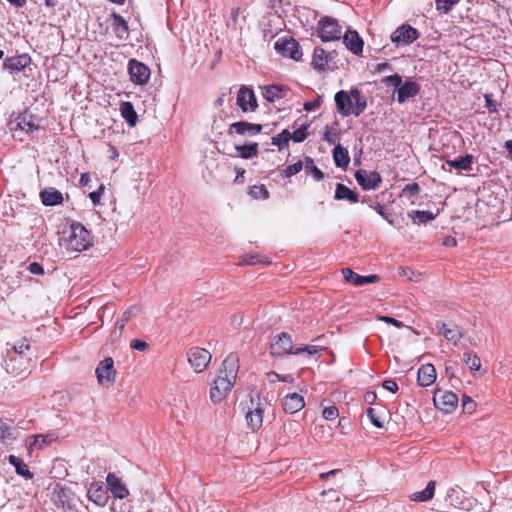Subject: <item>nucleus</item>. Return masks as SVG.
I'll return each instance as SVG.
<instances>
[{
	"mask_svg": "<svg viewBox=\"0 0 512 512\" xmlns=\"http://www.w3.org/2000/svg\"><path fill=\"white\" fill-rule=\"evenodd\" d=\"M239 370V358L236 354H229L222 362L218 375L210 388V399L213 403L221 402L235 384Z\"/></svg>",
	"mask_w": 512,
	"mask_h": 512,
	"instance_id": "f257e3e1",
	"label": "nucleus"
},
{
	"mask_svg": "<svg viewBox=\"0 0 512 512\" xmlns=\"http://www.w3.org/2000/svg\"><path fill=\"white\" fill-rule=\"evenodd\" d=\"M13 354L8 352L6 370L10 373L20 375L28 370L31 360V346L28 339L23 338L17 344L13 345Z\"/></svg>",
	"mask_w": 512,
	"mask_h": 512,
	"instance_id": "f03ea898",
	"label": "nucleus"
},
{
	"mask_svg": "<svg viewBox=\"0 0 512 512\" xmlns=\"http://www.w3.org/2000/svg\"><path fill=\"white\" fill-rule=\"evenodd\" d=\"M93 243V237L89 230L79 222H72L69 227L64 246L67 250L81 252L88 249Z\"/></svg>",
	"mask_w": 512,
	"mask_h": 512,
	"instance_id": "7ed1b4c3",
	"label": "nucleus"
},
{
	"mask_svg": "<svg viewBox=\"0 0 512 512\" xmlns=\"http://www.w3.org/2000/svg\"><path fill=\"white\" fill-rule=\"evenodd\" d=\"M317 32L323 42L335 41L341 38L342 27L337 19L324 16L318 22Z\"/></svg>",
	"mask_w": 512,
	"mask_h": 512,
	"instance_id": "20e7f679",
	"label": "nucleus"
},
{
	"mask_svg": "<svg viewBox=\"0 0 512 512\" xmlns=\"http://www.w3.org/2000/svg\"><path fill=\"white\" fill-rule=\"evenodd\" d=\"M270 354L273 357L295 354V348L293 346L291 336L286 332H282L275 336L270 345Z\"/></svg>",
	"mask_w": 512,
	"mask_h": 512,
	"instance_id": "39448f33",
	"label": "nucleus"
},
{
	"mask_svg": "<svg viewBox=\"0 0 512 512\" xmlns=\"http://www.w3.org/2000/svg\"><path fill=\"white\" fill-rule=\"evenodd\" d=\"M190 365L196 373L203 372L211 361V354L204 348L192 347L187 352Z\"/></svg>",
	"mask_w": 512,
	"mask_h": 512,
	"instance_id": "423d86ee",
	"label": "nucleus"
},
{
	"mask_svg": "<svg viewBox=\"0 0 512 512\" xmlns=\"http://www.w3.org/2000/svg\"><path fill=\"white\" fill-rule=\"evenodd\" d=\"M418 37L419 32L416 28L409 24H402L391 34L390 39L396 46H400L409 45L417 40Z\"/></svg>",
	"mask_w": 512,
	"mask_h": 512,
	"instance_id": "0eeeda50",
	"label": "nucleus"
},
{
	"mask_svg": "<svg viewBox=\"0 0 512 512\" xmlns=\"http://www.w3.org/2000/svg\"><path fill=\"white\" fill-rule=\"evenodd\" d=\"M433 402L441 411L451 413L458 405V396L454 392L438 389L434 393Z\"/></svg>",
	"mask_w": 512,
	"mask_h": 512,
	"instance_id": "6e6552de",
	"label": "nucleus"
},
{
	"mask_svg": "<svg viewBox=\"0 0 512 512\" xmlns=\"http://www.w3.org/2000/svg\"><path fill=\"white\" fill-rule=\"evenodd\" d=\"M275 50L284 57H289L295 61H300L302 52L300 51L299 43L293 39H279L275 42Z\"/></svg>",
	"mask_w": 512,
	"mask_h": 512,
	"instance_id": "1a4fd4ad",
	"label": "nucleus"
},
{
	"mask_svg": "<svg viewBox=\"0 0 512 512\" xmlns=\"http://www.w3.org/2000/svg\"><path fill=\"white\" fill-rule=\"evenodd\" d=\"M95 372L100 385L104 386L113 383L116 377L114 360L111 357H107L100 361Z\"/></svg>",
	"mask_w": 512,
	"mask_h": 512,
	"instance_id": "9d476101",
	"label": "nucleus"
},
{
	"mask_svg": "<svg viewBox=\"0 0 512 512\" xmlns=\"http://www.w3.org/2000/svg\"><path fill=\"white\" fill-rule=\"evenodd\" d=\"M128 72L131 81L137 85L147 83L151 74L149 67L136 59L129 60Z\"/></svg>",
	"mask_w": 512,
	"mask_h": 512,
	"instance_id": "9b49d317",
	"label": "nucleus"
},
{
	"mask_svg": "<svg viewBox=\"0 0 512 512\" xmlns=\"http://www.w3.org/2000/svg\"><path fill=\"white\" fill-rule=\"evenodd\" d=\"M355 179L363 190L376 189L382 182V178L378 172H368L362 169L355 172Z\"/></svg>",
	"mask_w": 512,
	"mask_h": 512,
	"instance_id": "f8f14e48",
	"label": "nucleus"
},
{
	"mask_svg": "<svg viewBox=\"0 0 512 512\" xmlns=\"http://www.w3.org/2000/svg\"><path fill=\"white\" fill-rule=\"evenodd\" d=\"M336 56V51L326 52L323 48L316 47L312 57L313 68L318 71H324L326 68L331 69L330 63H335Z\"/></svg>",
	"mask_w": 512,
	"mask_h": 512,
	"instance_id": "ddd939ff",
	"label": "nucleus"
},
{
	"mask_svg": "<svg viewBox=\"0 0 512 512\" xmlns=\"http://www.w3.org/2000/svg\"><path fill=\"white\" fill-rule=\"evenodd\" d=\"M263 129L261 124H254L247 121H238L230 124L228 134L236 133L241 136H255Z\"/></svg>",
	"mask_w": 512,
	"mask_h": 512,
	"instance_id": "4468645a",
	"label": "nucleus"
},
{
	"mask_svg": "<svg viewBox=\"0 0 512 512\" xmlns=\"http://www.w3.org/2000/svg\"><path fill=\"white\" fill-rule=\"evenodd\" d=\"M237 104L243 112L255 111L258 104L253 90L242 86L237 94Z\"/></svg>",
	"mask_w": 512,
	"mask_h": 512,
	"instance_id": "2eb2a0df",
	"label": "nucleus"
},
{
	"mask_svg": "<svg viewBox=\"0 0 512 512\" xmlns=\"http://www.w3.org/2000/svg\"><path fill=\"white\" fill-rule=\"evenodd\" d=\"M87 496L89 500L100 507H104L109 499L107 489L104 487L102 482L91 483L87 491Z\"/></svg>",
	"mask_w": 512,
	"mask_h": 512,
	"instance_id": "dca6fc26",
	"label": "nucleus"
},
{
	"mask_svg": "<svg viewBox=\"0 0 512 512\" xmlns=\"http://www.w3.org/2000/svg\"><path fill=\"white\" fill-rule=\"evenodd\" d=\"M335 103L338 113L342 117L353 115V101L350 92L340 90L335 94Z\"/></svg>",
	"mask_w": 512,
	"mask_h": 512,
	"instance_id": "f3484780",
	"label": "nucleus"
},
{
	"mask_svg": "<svg viewBox=\"0 0 512 512\" xmlns=\"http://www.w3.org/2000/svg\"><path fill=\"white\" fill-rule=\"evenodd\" d=\"M421 91V86L411 80L408 79L405 82H402L401 86L397 90V101L402 104L405 103L408 99L416 97Z\"/></svg>",
	"mask_w": 512,
	"mask_h": 512,
	"instance_id": "a211bd4d",
	"label": "nucleus"
},
{
	"mask_svg": "<svg viewBox=\"0 0 512 512\" xmlns=\"http://www.w3.org/2000/svg\"><path fill=\"white\" fill-rule=\"evenodd\" d=\"M343 42L353 54H362L364 42L356 30L348 29L343 36Z\"/></svg>",
	"mask_w": 512,
	"mask_h": 512,
	"instance_id": "6ab92c4d",
	"label": "nucleus"
},
{
	"mask_svg": "<svg viewBox=\"0 0 512 512\" xmlns=\"http://www.w3.org/2000/svg\"><path fill=\"white\" fill-rule=\"evenodd\" d=\"M106 482L108 489L115 498L124 499L129 495V490L126 485L114 473H108Z\"/></svg>",
	"mask_w": 512,
	"mask_h": 512,
	"instance_id": "aec40b11",
	"label": "nucleus"
},
{
	"mask_svg": "<svg viewBox=\"0 0 512 512\" xmlns=\"http://www.w3.org/2000/svg\"><path fill=\"white\" fill-rule=\"evenodd\" d=\"M473 156L466 154L465 156L458 157L453 160H446L442 165V169L447 172H452V169L458 171H470L472 170Z\"/></svg>",
	"mask_w": 512,
	"mask_h": 512,
	"instance_id": "412c9836",
	"label": "nucleus"
},
{
	"mask_svg": "<svg viewBox=\"0 0 512 512\" xmlns=\"http://www.w3.org/2000/svg\"><path fill=\"white\" fill-rule=\"evenodd\" d=\"M342 275L347 282L352 283L356 286H363L370 283H376L380 280L378 275L372 274L368 276H361L355 273L350 268H343Z\"/></svg>",
	"mask_w": 512,
	"mask_h": 512,
	"instance_id": "4be33fe9",
	"label": "nucleus"
},
{
	"mask_svg": "<svg viewBox=\"0 0 512 512\" xmlns=\"http://www.w3.org/2000/svg\"><path fill=\"white\" fill-rule=\"evenodd\" d=\"M31 63V57L24 53L19 56L8 57L5 59L3 69L10 73L20 72Z\"/></svg>",
	"mask_w": 512,
	"mask_h": 512,
	"instance_id": "5701e85b",
	"label": "nucleus"
},
{
	"mask_svg": "<svg viewBox=\"0 0 512 512\" xmlns=\"http://www.w3.org/2000/svg\"><path fill=\"white\" fill-rule=\"evenodd\" d=\"M282 406L286 413L294 414L305 406L304 398L298 393L288 394L283 398Z\"/></svg>",
	"mask_w": 512,
	"mask_h": 512,
	"instance_id": "b1692460",
	"label": "nucleus"
},
{
	"mask_svg": "<svg viewBox=\"0 0 512 512\" xmlns=\"http://www.w3.org/2000/svg\"><path fill=\"white\" fill-rule=\"evenodd\" d=\"M436 380V369L432 364L420 366L417 374V382L422 387L432 385Z\"/></svg>",
	"mask_w": 512,
	"mask_h": 512,
	"instance_id": "393cba45",
	"label": "nucleus"
},
{
	"mask_svg": "<svg viewBox=\"0 0 512 512\" xmlns=\"http://www.w3.org/2000/svg\"><path fill=\"white\" fill-rule=\"evenodd\" d=\"M436 328L443 334V336L454 345H457L458 342L463 337L462 329L454 325L453 327H448L444 322L438 321L436 323Z\"/></svg>",
	"mask_w": 512,
	"mask_h": 512,
	"instance_id": "a878e982",
	"label": "nucleus"
},
{
	"mask_svg": "<svg viewBox=\"0 0 512 512\" xmlns=\"http://www.w3.org/2000/svg\"><path fill=\"white\" fill-rule=\"evenodd\" d=\"M40 199L45 206H56L63 202V195L59 190L51 187L40 192Z\"/></svg>",
	"mask_w": 512,
	"mask_h": 512,
	"instance_id": "bb28decb",
	"label": "nucleus"
},
{
	"mask_svg": "<svg viewBox=\"0 0 512 512\" xmlns=\"http://www.w3.org/2000/svg\"><path fill=\"white\" fill-rule=\"evenodd\" d=\"M247 425L253 431H257L262 426L263 422V409L258 403L256 407L250 409L246 414Z\"/></svg>",
	"mask_w": 512,
	"mask_h": 512,
	"instance_id": "cd10ccee",
	"label": "nucleus"
},
{
	"mask_svg": "<svg viewBox=\"0 0 512 512\" xmlns=\"http://www.w3.org/2000/svg\"><path fill=\"white\" fill-rule=\"evenodd\" d=\"M335 200H347L350 203H357L359 201V194L346 185L337 183L334 195Z\"/></svg>",
	"mask_w": 512,
	"mask_h": 512,
	"instance_id": "c85d7f7f",
	"label": "nucleus"
},
{
	"mask_svg": "<svg viewBox=\"0 0 512 512\" xmlns=\"http://www.w3.org/2000/svg\"><path fill=\"white\" fill-rule=\"evenodd\" d=\"M235 150V156L242 159H250L258 156L259 154V147L258 143L256 142H248L245 143L244 145H236Z\"/></svg>",
	"mask_w": 512,
	"mask_h": 512,
	"instance_id": "c756f323",
	"label": "nucleus"
},
{
	"mask_svg": "<svg viewBox=\"0 0 512 512\" xmlns=\"http://www.w3.org/2000/svg\"><path fill=\"white\" fill-rule=\"evenodd\" d=\"M350 94L352 96V101H353V105H354L353 106V115L355 117H358L365 111V109L367 107V99L362 94V92L356 88L350 90Z\"/></svg>",
	"mask_w": 512,
	"mask_h": 512,
	"instance_id": "7c9ffc66",
	"label": "nucleus"
},
{
	"mask_svg": "<svg viewBox=\"0 0 512 512\" xmlns=\"http://www.w3.org/2000/svg\"><path fill=\"white\" fill-rule=\"evenodd\" d=\"M113 30L116 36L121 40H126L129 34V28L126 20L119 14L113 13Z\"/></svg>",
	"mask_w": 512,
	"mask_h": 512,
	"instance_id": "2f4dec72",
	"label": "nucleus"
},
{
	"mask_svg": "<svg viewBox=\"0 0 512 512\" xmlns=\"http://www.w3.org/2000/svg\"><path fill=\"white\" fill-rule=\"evenodd\" d=\"M288 89L279 85H268L264 87L263 97L268 102H274L286 96Z\"/></svg>",
	"mask_w": 512,
	"mask_h": 512,
	"instance_id": "473e14b6",
	"label": "nucleus"
},
{
	"mask_svg": "<svg viewBox=\"0 0 512 512\" xmlns=\"http://www.w3.org/2000/svg\"><path fill=\"white\" fill-rule=\"evenodd\" d=\"M332 154L334 163L337 167L346 168L349 165L350 157L348 150L341 144L335 145Z\"/></svg>",
	"mask_w": 512,
	"mask_h": 512,
	"instance_id": "72a5a7b5",
	"label": "nucleus"
},
{
	"mask_svg": "<svg viewBox=\"0 0 512 512\" xmlns=\"http://www.w3.org/2000/svg\"><path fill=\"white\" fill-rule=\"evenodd\" d=\"M8 462L15 467L18 475L24 477L27 480L33 478V473L29 470L27 464L24 463V461L21 458L15 455H10L8 457Z\"/></svg>",
	"mask_w": 512,
	"mask_h": 512,
	"instance_id": "f704fd0d",
	"label": "nucleus"
},
{
	"mask_svg": "<svg viewBox=\"0 0 512 512\" xmlns=\"http://www.w3.org/2000/svg\"><path fill=\"white\" fill-rule=\"evenodd\" d=\"M435 493V482L429 481L423 491L412 493L409 498L415 502H426L433 498Z\"/></svg>",
	"mask_w": 512,
	"mask_h": 512,
	"instance_id": "c9c22d12",
	"label": "nucleus"
},
{
	"mask_svg": "<svg viewBox=\"0 0 512 512\" xmlns=\"http://www.w3.org/2000/svg\"><path fill=\"white\" fill-rule=\"evenodd\" d=\"M55 440L54 434H40L30 438L29 449H42Z\"/></svg>",
	"mask_w": 512,
	"mask_h": 512,
	"instance_id": "e433bc0d",
	"label": "nucleus"
},
{
	"mask_svg": "<svg viewBox=\"0 0 512 512\" xmlns=\"http://www.w3.org/2000/svg\"><path fill=\"white\" fill-rule=\"evenodd\" d=\"M120 112L122 117L130 126H134L137 121V113L131 102H122L120 105Z\"/></svg>",
	"mask_w": 512,
	"mask_h": 512,
	"instance_id": "4c0bfd02",
	"label": "nucleus"
},
{
	"mask_svg": "<svg viewBox=\"0 0 512 512\" xmlns=\"http://www.w3.org/2000/svg\"><path fill=\"white\" fill-rule=\"evenodd\" d=\"M414 224H426L435 219L436 215L431 211L412 210L408 213Z\"/></svg>",
	"mask_w": 512,
	"mask_h": 512,
	"instance_id": "58836bf2",
	"label": "nucleus"
},
{
	"mask_svg": "<svg viewBox=\"0 0 512 512\" xmlns=\"http://www.w3.org/2000/svg\"><path fill=\"white\" fill-rule=\"evenodd\" d=\"M322 139L329 144H336L340 140V132L338 130L337 122L330 127L326 126Z\"/></svg>",
	"mask_w": 512,
	"mask_h": 512,
	"instance_id": "ea45409f",
	"label": "nucleus"
},
{
	"mask_svg": "<svg viewBox=\"0 0 512 512\" xmlns=\"http://www.w3.org/2000/svg\"><path fill=\"white\" fill-rule=\"evenodd\" d=\"M304 169L307 174L313 175L317 181L324 178V173L315 165L314 160L310 157L305 158Z\"/></svg>",
	"mask_w": 512,
	"mask_h": 512,
	"instance_id": "a19ab883",
	"label": "nucleus"
},
{
	"mask_svg": "<svg viewBox=\"0 0 512 512\" xmlns=\"http://www.w3.org/2000/svg\"><path fill=\"white\" fill-rule=\"evenodd\" d=\"M463 361L471 371H478L481 367L480 358L472 352H465L463 354Z\"/></svg>",
	"mask_w": 512,
	"mask_h": 512,
	"instance_id": "79ce46f5",
	"label": "nucleus"
},
{
	"mask_svg": "<svg viewBox=\"0 0 512 512\" xmlns=\"http://www.w3.org/2000/svg\"><path fill=\"white\" fill-rule=\"evenodd\" d=\"M289 140L290 132L287 129H284L277 136L272 137V144L277 146L279 149H282L288 146Z\"/></svg>",
	"mask_w": 512,
	"mask_h": 512,
	"instance_id": "37998d69",
	"label": "nucleus"
},
{
	"mask_svg": "<svg viewBox=\"0 0 512 512\" xmlns=\"http://www.w3.org/2000/svg\"><path fill=\"white\" fill-rule=\"evenodd\" d=\"M461 0H435L436 9L441 13H449Z\"/></svg>",
	"mask_w": 512,
	"mask_h": 512,
	"instance_id": "c03bdc74",
	"label": "nucleus"
},
{
	"mask_svg": "<svg viewBox=\"0 0 512 512\" xmlns=\"http://www.w3.org/2000/svg\"><path fill=\"white\" fill-rule=\"evenodd\" d=\"M249 194L254 199H268L269 191L267 190L265 185H254L250 188Z\"/></svg>",
	"mask_w": 512,
	"mask_h": 512,
	"instance_id": "a18cd8bd",
	"label": "nucleus"
},
{
	"mask_svg": "<svg viewBox=\"0 0 512 512\" xmlns=\"http://www.w3.org/2000/svg\"><path fill=\"white\" fill-rule=\"evenodd\" d=\"M304 167V162L298 160L296 163L289 165L286 169L282 170V176L285 178H289L293 175L299 173Z\"/></svg>",
	"mask_w": 512,
	"mask_h": 512,
	"instance_id": "49530a36",
	"label": "nucleus"
},
{
	"mask_svg": "<svg viewBox=\"0 0 512 512\" xmlns=\"http://www.w3.org/2000/svg\"><path fill=\"white\" fill-rule=\"evenodd\" d=\"M308 125H303L300 128L296 129L292 134L290 133V139H292L296 143L303 142L308 137Z\"/></svg>",
	"mask_w": 512,
	"mask_h": 512,
	"instance_id": "de8ad7c7",
	"label": "nucleus"
},
{
	"mask_svg": "<svg viewBox=\"0 0 512 512\" xmlns=\"http://www.w3.org/2000/svg\"><path fill=\"white\" fill-rule=\"evenodd\" d=\"M140 310H141L140 306L132 305L127 310H125L123 312V314L119 320L121 322H123L124 324H127L133 316L137 315L140 312Z\"/></svg>",
	"mask_w": 512,
	"mask_h": 512,
	"instance_id": "09e8293b",
	"label": "nucleus"
},
{
	"mask_svg": "<svg viewBox=\"0 0 512 512\" xmlns=\"http://www.w3.org/2000/svg\"><path fill=\"white\" fill-rule=\"evenodd\" d=\"M324 349L325 348L321 345L300 346V347L295 348V354H301V353L307 352L309 355H314Z\"/></svg>",
	"mask_w": 512,
	"mask_h": 512,
	"instance_id": "8fccbe9b",
	"label": "nucleus"
},
{
	"mask_svg": "<svg viewBox=\"0 0 512 512\" xmlns=\"http://www.w3.org/2000/svg\"><path fill=\"white\" fill-rule=\"evenodd\" d=\"M382 82L388 87L391 86V87L399 88L402 84V77L399 74H394V75L384 77L382 79Z\"/></svg>",
	"mask_w": 512,
	"mask_h": 512,
	"instance_id": "3c124183",
	"label": "nucleus"
},
{
	"mask_svg": "<svg viewBox=\"0 0 512 512\" xmlns=\"http://www.w3.org/2000/svg\"><path fill=\"white\" fill-rule=\"evenodd\" d=\"M367 417L370 419L371 423L377 428H383L384 423L377 415L376 410L374 408L367 409Z\"/></svg>",
	"mask_w": 512,
	"mask_h": 512,
	"instance_id": "603ef678",
	"label": "nucleus"
},
{
	"mask_svg": "<svg viewBox=\"0 0 512 512\" xmlns=\"http://www.w3.org/2000/svg\"><path fill=\"white\" fill-rule=\"evenodd\" d=\"M484 99H485V108L489 112L495 113L498 111L499 103L493 99L492 94H485Z\"/></svg>",
	"mask_w": 512,
	"mask_h": 512,
	"instance_id": "864d4df0",
	"label": "nucleus"
},
{
	"mask_svg": "<svg viewBox=\"0 0 512 512\" xmlns=\"http://www.w3.org/2000/svg\"><path fill=\"white\" fill-rule=\"evenodd\" d=\"M462 406L465 412L472 413L476 408V403L472 398L464 394L462 397Z\"/></svg>",
	"mask_w": 512,
	"mask_h": 512,
	"instance_id": "5fc2aeb1",
	"label": "nucleus"
},
{
	"mask_svg": "<svg viewBox=\"0 0 512 512\" xmlns=\"http://www.w3.org/2000/svg\"><path fill=\"white\" fill-rule=\"evenodd\" d=\"M322 415L326 420H334L338 417L339 412L336 406H329L324 408Z\"/></svg>",
	"mask_w": 512,
	"mask_h": 512,
	"instance_id": "6e6d98bb",
	"label": "nucleus"
},
{
	"mask_svg": "<svg viewBox=\"0 0 512 512\" xmlns=\"http://www.w3.org/2000/svg\"><path fill=\"white\" fill-rule=\"evenodd\" d=\"M322 97L318 96L315 100L304 103V110L307 112L315 111L322 104Z\"/></svg>",
	"mask_w": 512,
	"mask_h": 512,
	"instance_id": "4d7b16f0",
	"label": "nucleus"
},
{
	"mask_svg": "<svg viewBox=\"0 0 512 512\" xmlns=\"http://www.w3.org/2000/svg\"><path fill=\"white\" fill-rule=\"evenodd\" d=\"M419 192H420V186L416 182L407 184L403 189V193H406L411 197L417 196L419 194Z\"/></svg>",
	"mask_w": 512,
	"mask_h": 512,
	"instance_id": "13d9d810",
	"label": "nucleus"
},
{
	"mask_svg": "<svg viewBox=\"0 0 512 512\" xmlns=\"http://www.w3.org/2000/svg\"><path fill=\"white\" fill-rule=\"evenodd\" d=\"M18 125L23 129V130H29V131H33V130H36L39 128V125L38 124H35L34 122L32 121H27L26 120V116H23L22 118H20V122L18 123Z\"/></svg>",
	"mask_w": 512,
	"mask_h": 512,
	"instance_id": "bf43d9fd",
	"label": "nucleus"
},
{
	"mask_svg": "<svg viewBox=\"0 0 512 512\" xmlns=\"http://www.w3.org/2000/svg\"><path fill=\"white\" fill-rule=\"evenodd\" d=\"M130 347L138 351H146L149 348V344L143 340L134 339L131 341Z\"/></svg>",
	"mask_w": 512,
	"mask_h": 512,
	"instance_id": "052dcab7",
	"label": "nucleus"
},
{
	"mask_svg": "<svg viewBox=\"0 0 512 512\" xmlns=\"http://www.w3.org/2000/svg\"><path fill=\"white\" fill-rule=\"evenodd\" d=\"M377 319L379 321H382V322H385V323H388V324H392L393 326H395L397 328L404 327V324L401 321H399V320H397V319H395L393 317H390V316H378Z\"/></svg>",
	"mask_w": 512,
	"mask_h": 512,
	"instance_id": "680f3d73",
	"label": "nucleus"
},
{
	"mask_svg": "<svg viewBox=\"0 0 512 512\" xmlns=\"http://www.w3.org/2000/svg\"><path fill=\"white\" fill-rule=\"evenodd\" d=\"M28 271L34 275H43L44 274V268L38 262L30 263L28 266Z\"/></svg>",
	"mask_w": 512,
	"mask_h": 512,
	"instance_id": "e2e57ef3",
	"label": "nucleus"
},
{
	"mask_svg": "<svg viewBox=\"0 0 512 512\" xmlns=\"http://www.w3.org/2000/svg\"><path fill=\"white\" fill-rule=\"evenodd\" d=\"M103 192H104V186L101 185L97 190L90 193L89 197H90L91 201L93 202V204L100 203V199H101Z\"/></svg>",
	"mask_w": 512,
	"mask_h": 512,
	"instance_id": "0e129e2a",
	"label": "nucleus"
},
{
	"mask_svg": "<svg viewBox=\"0 0 512 512\" xmlns=\"http://www.w3.org/2000/svg\"><path fill=\"white\" fill-rule=\"evenodd\" d=\"M382 386H383L384 389H386V390H388V391H390L392 393H396L398 391V385L392 379L385 380L382 383Z\"/></svg>",
	"mask_w": 512,
	"mask_h": 512,
	"instance_id": "69168bd1",
	"label": "nucleus"
},
{
	"mask_svg": "<svg viewBox=\"0 0 512 512\" xmlns=\"http://www.w3.org/2000/svg\"><path fill=\"white\" fill-rule=\"evenodd\" d=\"M278 31H281L280 27H277L275 31H273L271 29L264 28L263 29L264 40L269 41V40L273 39L275 37V35L278 33Z\"/></svg>",
	"mask_w": 512,
	"mask_h": 512,
	"instance_id": "338daca9",
	"label": "nucleus"
},
{
	"mask_svg": "<svg viewBox=\"0 0 512 512\" xmlns=\"http://www.w3.org/2000/svg\"><path fill=\"white\" fill-rule=\"evenodd\" d=\"M258 262L257 256H248L241 260L240 265H255Z\"/></svg>",
	"mask_w": 512,
	"mask_h": 512,
	"instance_id": "774afa93",
	"label": "nucleus"
}]
</instances>
